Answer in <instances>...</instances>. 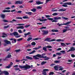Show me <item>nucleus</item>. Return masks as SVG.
I'll use <instances>...</instances> for the list:
<instances>
[{
    "label": "nucleus",
    "instance_id": "a19ab883",
    "mask_svg": "<svg viewBox=\"0 0 75 75\" xmlns=\"http://www.w3.org/2000/svg\"><path fill=\"white\" fill-rule=\"evenodd\" d=\"M67 5H69L71 6V5H72V3L71 2H67Z\"/></svg>",
    "mask_w": 75,
    "mask_h": 75
},
{
    "label": "nucleus",
    "instance_id": "f03ea898",
    "mask_svg": "<svg viewBox=\"0 0 75 75\" xmlns=\"http://www.w3.org/2000/svg\"><path fill=\"white\" fill-rule=\"evenodd\" d=\"M19 68L21 69L24 68L25 69H30L31 68V66L30 65H26L24 66H19Z\"/></svg>",
    "mask_w": 75,
    "mask_h": 75
},
{
    "label": "nucleus",
    "instance_id": "69168bd1",
    "mask_svg": "<svg viewBox=\"0 0 75 75\" xmlns=\"http://www.w3.org/2000/svg\"><path fill=\"white\" fill-rule=\"evenodd\" d=\"M9 27V25H8L7 26H5L4 27V28H8V27Z\"/></svg>",
    "mask_w": 75,
    "mask_h": 75
},
{
    "label": "nucleus",
    "instance_id": "7c9ffc66",
    "mask_svg": "<svg viewBox=\"0 0 75 75\" xmlns=\"http://www.w3.org/2000/svg\"><path fill=\"white\" fill-rule=\"evenodd\" d=\"M47 62H42V63H41V65H44V64H46V63H47Z\"/></svg>",
    "mask_w": 75,
    "mask_h": 75
},
{
    "label": "nucleus",
    "instance_id": "a211bd4d",
    "mask_svg": "<svg viewBox=\"0 0 75 75\" xmlns=\"http://www.w3.org/2000/svg\"><path fill=\"white\" fill-rule=\"evenodd\" d=\"M54 68L55 70H56V71H58V68H59V67H58L57 66H55L54 67Z\"/></svg>",
    "mask_w": 75,
    "mask_h": 75
},
{
    "label": "nucleus",
    "instance_id": "c85d7f7f",
    "mask_svg": "<svg viewBox=\"0 0 75 75\" xmlns=\"http://www.w3.org/2000/svg\"><path fill=\"white\" fill-rule=\"evenodd\" d=\"M61 45L62 46H63V47H66V45H65V44L64 43H61Z\"/></svg>",
    "mask_w": 75,
    "mask_h": 75
},
{
    "label": "nucleus",
    "instance_id": "423d86ee",
    "mask_svg": "<svg viewBox=\"0 0 75 75\" xmlns=\"http://www.w3.org/2000/svg\"><path fill=\"white\" fill-rule=\"evenodd\" d=\"M41 31L43 33V35H47L48 33V30H42Z\"/></svg>",
    "mask_w": 75,
    "mask_h": 75
},
{
    "label": "nucleus",
    "instance_id": "ea45409f",
    "mask_svg": "<svg viewBox=\"0 0 75 75\" xmlns=\"http://www.w3.org/2000/svg\"><path fill=\"white\" fill-rule=\"evenodd\" d=\"M3 12L4 13H5L6 12H10V10H4L3 11Z\"/></svg>",
    "mask_w": 75,
    "mask_h": 75
},
{
    "label": "nucleus",
    "instance_id": "58836bf2",
    "mask_svg": "<svg viewBox=\"0 0 75 75\" xmlns=\"http://www.w3.org/2000/svg\"><path fill=\"white\" fill-rule=\"evenodd\" d=\"M54 63H56L57 64H59V63H60V62L59 61H55L54 62Z\"/></svg>",
    "mask_w": 75,
    "mask_h": 75
},
{
    "label": "nucleus",
    "instance_id": "4d7b16f0",
    "mask_svg": "<svg viewBox=\"0 0 75 75\" xmlns=\"http://www.w3.org/2000/svg\"><path fill=\"white\" fill-rule=\"evenodd\" d=\"M24 24H17V25H25Z\"/></svg>",
    "mask_w": 75,
    "mask_h": 75
},
{
    "label": "nucleus",
    "instance_id": "37998d69",
    "mask_svg": "<svg viewBox=\"0 0 75 75\" xmlns=\"http://www.w3.org/2000/svg\"><path fill=\"white\" fill-rule=\"evenodd\" d=\"M60 52L62 53V54H65V51L64 50H62Z\"/></svg>",
    "mask_w": 75,
    "mask_h": 75
},
{
    "label": "nucleus",
    "instance_id": "dca6fc26",
    "mask_svg": "<svg viewBox=\"0 0 75 75\" xmlns=\"http://www.w3.org/2000/svg\"><path fill=\"white\" fill-rule=\"evenodd\" d=\"M67 9L65 8H64V9L63 8H61L58 10V11H66Z\"/></svg>",
    "mask_w": 75,
    "mask_h": 75
},
{
    "label": "nucleus",
    "instance_id": "393cba45",
    "mask_svg": "<svg viewBox=\"0 0 75 75\" xmlns=\"http://www.w3.org/2000/svg\"><path fill=\"white\" fill-rule=\"evenodd\" d=\"M47 47H43V50H44V51H45V52H47Z\"/></svg>",
    "mask_w": 75,
    "mask_h": 75
},
{
    "label": "nucleus",
    "instance_id": "cd10ccee",
    "mask_svg": "<svg viewBox=\"0 0 75 75\" xmlns=\"http://www.w3.org/2000/svg\"><path fill=\"white\" fill-rule=\"evenodd\" d=\"M32 39H33V38H32V37H29L27 40V41H30V40H31Z\"/></svg>",
    "mask_w": 75,
    "mask_h": 75
},
{
    "label": "nucleus",
    "instance_id": "4468645a",
    "mask_svg": "<svg viewBox=\"0 0 75 75\" xmlns=\"http://www.w3.org/2000/svg\"><path fill=\"white\" fill-rule=\"evenodd\" d=\"M38 20L40 21H47V19H42L40 18L38 19Z\"/></svg>",
    "mask_w": 75,
    "mask_h": 75
},
{
    "label": "nucleus",
    "instance_id": "ddd939ff",
    "mask_svg": "<svg viewBox=\"0 0 75 75\" xmlns=\"http://www.w3.org/2000/svg\"><path fill=\"white\" fill-rule=\"evenodd\" d=\"M15 4H23V1H16Z\"/></svg>",
    "mask_w": 75,
    "mask_h": 75
},
{
    "label": "nucleus",
    "instance_id": "2eb2a0df",
    "mask_svg": "<svg viewBox=\"0 0 75 75\" xmlns=\"http://www.w3.org/2000/svg\"><path fill=\"white\" fill-rule=\"evenodd\" d=\"M51 38H47L45 39L44 41H48V42H51Z\"/></svg>",
    "mask_w": 75,
    "mask_h": 75
},
{
    "label": "nucleus",
    "instance_id": "c03bdc74",
    "mask_svg": "<svg viewBox=\"0 0 75 75\" xmlns=\"http://www.w3.org/2000/svg\"><path fill=\"white\" fill-rule=\"evenodd\" d=\"M3 22H4V23H7L9 22L8 21L6 20H3Z\"/></svg>",
    "mask_w": 75,
    "mask_h": 75
},
{
    "label": "nucleus",
    "instance_id": "e433bc0d",
    "mask_svg": "<svg viewBox=\"0 0 75 75\" xmlns=\"http://www.w3.org/2000/svg\"><path fill=\"white\" fill-rule=\"evenodd\" d=\"M65 28H67V31H69V30H71V29H69V27H68L67 26H66L64 27Z\"/></svg>",
    "mask_w": 75,
    "mask_h": 75
},
{
    "label": "nucleus",
    "instance_id": "9b49d317",
    "mask_svg": "<svg viewBox=\"0 0 75 75\" xmlns=\"http://www.w3.org/2000/svg\"><path fill=\"white\" fill-rule=\"evenodd\" d=\"M2 72H3V74H4L5 75H9V73L7 71H3Z\"/></svg>",
    "mask_w": 75,
    "mask_h": 75
},
{
    "label": "nucleus",
    "instance_id": "79ce46f5",
    "mask_svg": "<svg viewBox=\"0 0 75 75\" xmlns=\"http://www.w3.org/2000/svg\"><path fill=\"white\" fill-rule=\"evenodd\" d=\"M42 8V7L40 6H37L36 7V8H37V9H41Z\"/></svg>",
    "mask_w": 75,
    "mask_h": 75
},
{
    "label": "nucleus",
    "instance_id": "1a4fd4ad",
    "mask_svg": "<svg viewBox=\"0 0 75 75\" xmlns=\"http://www.w3.org/2000/svg\"><path fill=\"white\" fill-rule=\"evenodd\" d=\"M36 3L37 4L39 5L40 4H43L44 3L43 2H41V1H36Z\"/></svg>",
    "mask_w": 75,
    "mask_h": 75
},
{
    "label": "nucleus",
    "instance_id": "4be33fe9",
    "mask_svg": "<svg viewBox=\"0 0 75 75\" xmlns=\"http://www.w3.org/2000/svg\"><path fill=\"white\" fill-rule=\"evenodd\" d=\"M71 21H69L66 23H63V24L66 25H68V24H71Z\"/></svg>",
    "mask_w": 75,
    "mask_h": 75
},
{
    "label": "nucleus",
    "instance_id": "f8f14e48",
    "mask_svg": "<svg viewBox=\"0 0 75 75\" xmlns=\"http://www.w3.org/2000/svg\"><path fill=\"white\" fill-rule=\"evenodd\" d=\"M17 29H23L24 28V27L23 26H20L16 27Z\"/></svg>",
    "mask_w": 75,
    "mask_h": 75
},
{
    "label": "nucleus",
    "instance_id": "6ab92c4d",
    "mask_svg": "<svg viewBox=\"0 0 75 75\" xmlns=\"http://www.w3.org/2000/svg\"><path fill=\"white\" fill-rule=\"evenodd\" d=\"M2 35L1 37H3V38H4V37H7V34H6L4 33H2Z\"/></svg>",
    "mask_w": 75,
    "mask_h": 75
},
{
    "label": "nucleus",
    "instance_id": "f704fd0d",
    "mask_svg": "<svg viewBox=\"0 0 75 75\" xmlns=\"http://www.w3.org/2000/svg\"><path fill=\"white\" fill-rule=\"evenodd\" d=\"M56 55H61V54H62V53H60V52H58V53H56Z\"/></svg>",
    "mask_w": 75,
    "mask_h": 75
},
{
    "label": "nucleus",
    "instance_id": "39448f33",
    "mask_svg": "<svg viewBox=\"0 0 75 75\" xmlns=\"http://www.w3.org/2000/svg\"><path fill=\"white\" fill-rule=\"evenodd\" d=\"M19 35L18 33L17 32H15L13 33V35L15 36L16 38H18L19 37H20L21 36H18Z\"/></svg>",
    "mask_w": 75,
    "mask_h": 75
},
{
    "label": "nucleus",
    "instance_id": "c9c22d12",
    "mask_svg": "<svg viewBox=\"0 0 75 75\" xmlns=\"http://www.w3.org/2000/svg\"><path fill=\"white\" fill-rule=\"evenodd\" d=\"M26 14H28L29 15H31L32 14V12H25Z\"/></svg>",
    "mask_w": 75,
    "mask_h": 75
},
{
    "label": "nucleus",
    "instance_id": "680f3d73",
    "mask_svg": "<svg viewBox=\"0 0 75 75\" xmlns=\"http://www.w3.org/2000/svg\"><path fill=\"white\" fill-rule=\"evenodd\" d=\"M63 24H64V23L63 24L62 23L61 24H59V23H57V25H59V26H61V25H64Z\"/></svg>",
    "mask_w": 75,
    "mask_h": 75
},
{
    "label": "nucleus",
    "instance_id": "5701e85b",
    "mask_svg": "<svg viewBox=\"0 0 75 75\" xmlns=\"http://www.w3.org/2000/svg\"><path fill=\"white\" fill-rule=\"evenodd\" d=\"M51 31L52 32H59L58 30H54V29H52L51 30Z\"/></svg>",
    "mask_w": 75,
    "mask_h": 75
},
{
    "label": "nucleus",
    "instance_id": "864d4df0",
    "mask_svg": "<svg viewBox=\"0 0 75 75\" xmlns=\"http://www.w3.org/2000/svg\"><path fill=\"white\" fill-rule=\"evenodd\" d=\"M62 18L64 19V20H68V18H65V17H62Z\"/></svg>",
    "mask_w": 75,
    "mask_h": 75
},
{
    "label": "nucleus",
    "instance_id": "338daca9",
    "mask_svg": "<svg viewBox=\"0 0 75 75\" xmlns=\"http://www.w3.org/2000/svg\"><path fill=\"white\" fill-rule=\"evenodd\" d=\"M47 28L45 27H42L41 28V29H46Z\"/></svg>",
    "mask_w": 75,
    "mask_h": 75
},
{
    "label": "nucleus",
    "instance_id": "c756f323",
    "mask_svg": "<svg viewBox=\"0 0 75 75\" xmlns=\"http://www.w3.org/2000/svg\"><path fill=\"white\" fill-rule=\"evenodd\" d=\"M41 38H35L34 39H33V40H34V41H35L36 40H41Z\"/></svg>",
    "mask_w": 75,
    "mask_h": 75
},
{
    "label": "nucleus",
    "instance_id": "9d476101",
    "mask_svg": "<svg viewBox=\"0 0 75 75\" xmlns=\"http://www.w3.org/2000/svg\"><path fill=\"white\" fill-rule=\"evenodd\" d=\"M70 49L68 51H74L75 50V47H71L70 48Z\"/></svg>",
    "mask_w": 75,
    "mask_h": 75
},
{
    "label": "nucleus",
    "instance_id": "bb28decb",
    "mask_svg": "<svg viewBox=\"0 0 75 75\" xmlns=\"http://www.w3.org/2000/svg\"><path fill=\"white\" fill-rule=\"evenodd\" d=\"M59 70H60V71H62V70H63V69H64L63 67H59Z\"/></svg>",
    "mask_w": 75,
    "mask_h": 75
},
{
    "label": "nucleus",
    "instance_id": "f257e3e1",
    "mask_svg": "<svg viewBox=\"0 0 75 75\" xmlns=\"http://www.w3.org/2000/svg\"><path fill=\"white\" fill-rule=\"evenodd\" d=\"M61 17H54V18H48L47 19L49 20H50V21H52V23L54 22H55L57 23V22H58L57 20H61Z\"/></svg>",
    "mask_w": 75,
    "mask_h": 75
},
{
    "label": "nucleus",
    "instance_id": "8fccbe9b",
    "mask_svg": "<svg viewBox=\"0 0 75 75\" xmlns=\"http://www.w3.org/2000/svg\"><path fill=\"white\" fill-rule=\"evenodd\" d=\"M15 51H16V52H19L20 51V50H16Z\"/></svg>",
    "mask_w": 75,
    "mask_h": 75
},
{
    "label": "nucleus",
    "instance_id": "473e14b6",
    "mask_svg": "<svg viewBox=\"0 0 75 75\" xmlns=\"http://www.w3.org/2000/svg\"><path fill=\"white\" fill-rule=\"evenodd\" d=\"M33 57L35 58V59H39V58L37 57V56L36 55L34 56Z\"/></svg>",
    "mask_w": 75,
    "mask_h": 75
},
{
    "label": "nucleus",
    "instance_id": "e2e57ef3",
    "mask_svg": "<svg viewBox=\"0 0 75 75\" xmlns=\"http://www.w3.org/2000/svg\"><path fill=\"white\" fill-rule=\"evenodd\" d=\"M13 65V63H12V62H11L10 64V67H11Z\"/></svg>",
    "mask_w": 75,
    "mask_h": 75
},
{
    "label": "nucleus",
    "instance_id": "2f4dec72",
    "mask_svg": "<svg viewBox=\"0 0 75 75\" xmlns=\"http://www.w3.org/2000/svg\"><path fill=\"white\" fill-rule=\"evenodd\" d=\"M36 52L35 50H33L32 52L29 53V54H34V53H35Z\"/></svg>",
    "mask_w": 75,
    "mask_h": 75
},
{
    "label": "nucleus",
    "instance_id": "052dcab7",
    "mask_svg": "<svg viewBox=\"0 0 75 75\" xmlns=\"http://www.w3.org/2000/svg\"><path fill=\"white\" fill-rule=\"evenodd\" d=\"M71 57H72V58H74L75 57V55L73 54H72L71 55Z\"/></svg>",
    "mask_w": 75,
    "mask_h": 75
},
{
    "label": "nucleus",
    "instance_id": "f3484780",
    "mask_svg": "<svg viewBox=\"0 0 75 75\" xmlns=\"http://www.w3.org/2000/svg\"><path fill=\"white\" fill-rule=\"evenodd\" d=\"M26 58L28 59H30V60H32L33 59V58L32 57H30L28 56H26Z\"/></svg>",
    "mask_w": 75,
    "mask_h": 75
},
{
    "label": "nucleus",
    "instance_id": "20e7f679",
    "mask_svg": "<svg viewBox=\"0 0 75 75\" xmlns=\"http://www.w3.org/2000/svg\"><path fill=\"white\" fill-rule=\"evenodd\" d=\"M4 42H5V44H4V46H6L7 45H8L10 44V41L7 40H4Z\"/></svg>",
    "mask_w": 75,
    "mask_h": 75
},
{
    "label": "nucleus",
    "instance_id": "09e8293b",
    "mask_svg": "<svg viewBox=\"0 0 75 75\" xmlns=\"http://www.w3.org/2000/svg\"><path fill=\"white\" fill-rule=\"evenodd\" d=\"M49 71V70L48 69H44L43 70V72H45L46 71Z\"/></svg>",
    "mask_w": 75,
    "mask_h": 75
},
{
    "label": "nucleus",
    "instance_id": "6e6d98bb",
    "mask_svg": "<svg viewBox=\"0 0 75 75\" xmlns=\"http://www.w3.org/2000/svg\"><path fill=\"white\" fill-rule=\"evenodd\" d=\"M18 32L19 33H23V32H22V31H21V30H18Z\"/></svg>",
    "mask_w": 75,
    "mask_h": 75
},
{
    "label": "nucleus",
    "instance_id": "a878e982",
    "mask_svg": "<svg viewBox=\"0 0 75 75\" xmlns=\"http://www.w3.org/2000/svg\"><path fill=\"white\" fill-rule=\"evenodd\" d=\"M31 45H33V46H34L35 45H36V43H35V42H33L31 43Z\"/></svg>",
    "mask_w": 75,
    "mask_h": 75
},
{
    "label": "nucleus",
    "instance_id": "412c9836",
    "mask_svg": "<svg viewBox=\"0 0 75 75\" xmlns=\"http://www.w3.org/2000/svg\"><path fill=\"white\" fill-rule=\"evenodd\" d=\"M0 16L1 18H2L4 19V18H5V16H6L4 14H1L0 15Z\"/></svg>",
    "mask_w": 75,
    "mask_h": 75
},
{
    "label": "nucleus",
    "instance_id": "b1692460",
    "mask_svg": "<svg viewBox=\"0 0 75 75\" xmlns=\"http://www.w3.org/2000/svg\"><path fill=\"white\" fill-rule=\"evenodd\" d=\"M23 19H28V18H29V17H28V16H23Z\"/></svg>",
    "mask_w": 75,
    "mask_h": 75
},
{
    "label": "nucleus",
    "instance_id": "5fc2aeb1",
    "mask_svg": "<svg viewBox=\"0 0 75 75\" xmlns=\"http://www.w3.org/2000/svg\"><path fill=\"white\" fill-rule=\"evenodd\" d=\"M5 58L6 59V58H10V54H8L7 57H6Z\"/></svg>",
    "mask_w": 75,
    "mask_h": 75
},
{
    "label": "nucleus",
    "instance_id": "6e6552de",
    "mask_svg": "<svg viewBox=\"0 0 75 75\" xmlns=\"http://www.w3.org/2000/svg\"><path fill=\"white\" fill-rule=\"evenodd\" d=\"M10 40L11 41L12 43H16L17 40L14 38H11L10 39Z\"/></svg>",
    "mask_w": 75,
    "mask_h": 75
},
{
    "label": "nucleus",
    "instance_id": "603ef678",
    "mask_svg": "<svg viewBox=\"0 0 75 75\" xmlns=\"http://www.w3.org/2000/svg\"><path fill=\"white\" fill-rule=\"evenodd\" d=\"M15 71H21V70H20V69L18 68H16L15 69Z\"/></svg>",
    "mask_w": 75,
    "mask_h": 75
},
{
    "label": "nucleus",
    "instance_id": "a18cd8bd",
    "mask_svg": "<svg viewBox=\"0 0 75 75\" xmlns=\"http://www.w3.org/2000/svg\"><path fill=\"white\" fill-rule=\"evenodd\" d=\"M52 16H58V13H54L52 14Z\"/></svg>",
    "mask_w": 75,
    "mask_h": 75
},
{
    "label": "nucleus",
    "instance_id": "de8ad7c7",
    "mask_svg": "<svg viewBox=\"0 0 75 75\" xmlns=\"http://www.w3.org/2000/svg\"><path fill=\"white\" fill-rule=\"evenodd\" d=\"M31 11H33V12H35V11H36V9H32L31 10Z\"/></svg>",
    "mask_w": 75,
    "mask_h": 75
},
{
    "label": "nucleus",
    "instance_id": "bf43d9fd",
    "mask_svg": "<svg viewBox=\"0 0 75 75\" xmlns=\"http://www.w3.org/2000/svg\"><path fill=\"white\" fill-rule=\"evenodd\" d=\"M51 11H52L53 12H54V11H58V10H57V9L52 10Z\"/></svg>",
    "mask_w": 75,
    "mask_h": 75
},
{
    "label": "nucleus",
    "instance_id": "aec40b11",
    "mask_svg": "<svg viewBox=\"0 0 75 75\" xmlns=\"http://www.w3.org/2000/svg\"><path fill=\"white\" fill-rule=\"evenodd\" d=\"M67 3H64V4L62 5V7H68V6H67Z\"/></svg>",
    "mask_w": 75,
    "mask_h": 75
},
{
    "label": "nucleus",
    "instance_id": "72a5a7b5",
    "mask_svg": "<svg viewBox=\"0 0 75 75\" xmlns=\"http://www.w3.org/2000/svg\"><path fill=\"white\" fill-rule=\"evenodd\" d=\"M68 30H67V29H64L63 30V33H65Z\"/></svg>",
    "mask_w": 75,
    "mask_h": 75
},
{
    "label": "nucleus",
    "instance_id": "0eeeda50",
    "mask_svg": "<svg viewBox=\"0 0 75 75\" xmlns=\"http://www.w3.org/2000/svg\"><path fill=\"white\" fill-rule=\"evenodd\" d=\"M39 58H45L46 57H47V56H45V57H42V56L41 54H38L36 55Z\"/></svg>",
    "mask_w": 75,
    "mask_h": 75
},
{
    "label": "nucleus",
    "instance_id": "774afa93",
    "mask_svg": "<svg viewBox=\"0 0 75 75\" xmlns=\"http://www.w3.org/2000/svg\"><path fill=\"white\" fill-rule=\"evenodd\" d=\"M45 58H46V59H45V60H48L49 59H50V58L49 57H46Z\"/></svg>",
    "mask_w": 75,
    "mask_h": 75
},
{
    "label": "nucleus",
    "instance_id": "0e129e2a",
    "mask_svg": "<svg viewBox=\"0 0 75 75\" xmlns=\"http://www.w3.org/2000/svg\"><path fill=\"white\" fill-rule=\"evenodd\" d=\"M42 74L44 75H47V73H46V72L43 71L42 73Z\"/></svg>",
    "mask_w": 75,
    "mask_h": 75
},
{
    "label": "nucleus",
    "instance_id": "4c0bfd02",
    "mask_svg": "<svg viewBox=\"0 0 75 75\" xmlns=\"http://www.w3.org/2000/svg\"><path fill=\"white\" fill-rule=\"evenodd\" d=\"M16 19H20L21 20H23V18L21 17H16Z\"/></svg>",
    "mask_w": 75,
    "mask_h": 75
},
{
    "label": "nucleus",
    "instance_id": "3c124183",
    "mask_svg": "<svg viewBox=\"0 0 75 75\" xmlns=\"http://www.w3.org/2000/svg\"><path fill=\"white\" fill-rule=\"evenodd\" d=\"M23 40V38H21L20 39H18L17 40V41H22V40Z\"/></svg>",
    "mask_w": 75,
    "mask_h": 75
},
{
    "label": "nucleus",
    "instance_id": "7ed1b4c3",
    "mask_svg": "<svg viewBox=\"0 0 75 75\" xmlns=\"http://www.w3.org/2000/svg\"><path fill=\"white\" fill-rule=\"evenodd\" d=\"M56 41L57 42H60V41L63 42V41H64V40L63 39H59L56 40V39H52L50 40V42H52V41Z\"/></svg>",
    "mask_w": 75,
    "mask_h": 75
},
{
    "label": "nucleus",
    "instance_id": "49530a36",
    "mask_svg": "<svg viewBox=\"0 0 75 75\" xmlns=\"http://www.w3.org/2000/svg\"><path fill=\"white\" fill-rule=\"evenodd\" d=\"M46 47L48 48H52V46L50 45L47 46H46Z\"/></svg>",
    "mask_w": 75,
    "mask_h": 75
},
{
    "label": "nucleus",
    "instance_id": "13d9d810",
    "mask_svg": "<svg viewBox=\"0 0 75 75\" xmlns=\"http://www.w3.org/2000/svg\"><path fill=\"white\" fill-rule=\"evenodd\" d=\"M30 25H26L25 26V28H27L28 27H30Z\"/></svg>",
    "mask_w": 75,
    "mask_h": 75
}]
</instances>
